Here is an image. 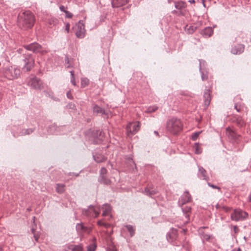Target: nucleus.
<instances>
[{
	"mask_svg": "<svg viewBox=\"0 0 251 251\" xmlns=\"http://www.w3.org/2000/svg\"><path fill=\"white\" fill-rule=\"evenodd\" d=\"M35 18L33 14L29 11L23 12L18 19L19 25L24 29L31 28L34 25Z\"/></svg>",
	"mask_w": 251,
	"mask_h": 251,
	"instance_id": "1",
	"label": "nucleus"
},
{
	"mask_svg": "<svg viewBox=\"0 0 251 251\" xmlns=\"http://www.w3.org/2000/svg\"><path fill=\"white\" fill-rule=\"evenodd\" d=\"M166 128L170 132L175 134L182 129V124L179 119L173 118L167 122Z\"/></svg>",
	"mask_w": 251,
	"mask_h": 251,
	"instance_id": "2",
	"label": "nucleus"
},
{
	"mask_svg": "<svg viewBox=\"0 0 251 251\" xmlns=\"http://www.w3.org/2000/svg\"><path fill=\"white\" fill-rule=\"evenodd\" d=\"M26 82L29 86L35 89L41 90L43 88L42 82L36 76L29 77L26 79Z\"/></svg>",
	"mask_w": 251,
	"mask_h": 251,
	"instance_id": "3",
	"label": "nucleus"
},
{
	"mask_svg": "<svg viewBox=\"0 0 251 251\" xmlns=\"http://www.w3.org/2000/svg\"><path fill=\"white\" fill-rule=\"evenodd\" d=\"M24 47L27 50L32 51L35 53L44 54L47 52V51L44 49L40 44L36 42L25 45Z\"/></svg>",
	"mask_w": 251,
	"mask_h": 251,
	"instance_id": "4",
	"label": "nucleus"
},
{
	"mask_svg": "<svg viewBox=\"0 0 251 251\" xmlns=\"http://www.w3.org/2000/svg\"><path fill=\"white\" fill-rule=\"evenodd\" d=\"M248 213L241 209H235L231 214V218L235 221L244 220L248 216Z\"/></svg>",
	"mask_w": 251,
	"mask_h": 251,
	"instance_id": "5",
	"label": "nucleus"
},
{
	"mask_svg": "<svg viewBox=\"0 0 251 251\" xmlns=\"http://www.w3.org/2000/svg\"><path fill=\"white\" fill-rule=\"evenodd\" d=\"M140 127L138 122L129 123L126 126L127 134L128 136L137 132Z\"/></svg>",
	"mask_w": 251,
	"mask_h": 251,
	"instance_id": "6",
	"label": "nucleus"
},
{
	"mask_svg": "<svg viewBox=\"0 0 251 251\" xmlns=\"http://www.w3.org/2000/svg\"><path fill=\"white\" fill-rule=\"evenodd\" d=\"M99 213V210H97L94 206L92 205H90L87 209L82 211V214L89 217H97Z\"/></svg>",
	"mask_w": 251,
	"mask_h": 251,
	"instance_id": "7",
	"label": "nucleus"
},
{
	"mask_svg": "<svg viewBox=\"0 0 251 251\" xmlns=\"http://www.w3.org/2000/svg\"><path fill=\"white\" fill-rule=\"evenodd\" d=\"M175 6L176 9L180 10L178 13V16H184L185 15L186 11L184 10V9L185 8L186 5L184 2L182 1L175 2Z\"/></svg>",
	"mask_w": 251,
	"mask_h": 251,
	"instance_id": "8",
	"label": "nucleus"
},
{
	"mask_svg": "<svg viewBox=\"0 0 251 251\" xmlns=\"http://www.w3.org/2000/svg\"><path fill=\"white\" fill-rule=\"evenodd\" d=\"M85 34L84 25L82 24L79 23L77 25L75 31V35L79 38L84 37Z\"/></svg>",
	"mask_w": 251,
	"mask_h": 251,
	"instance_id": "9",
	"label": "nucleus"
},
{
	"mask_svg": "<svg viewBox=\"0 0 251 251\" xmlns=\"http://www.w3.org/2000/svg\"><path fill=\"white\" fill-rule=\"evenodd\" d=\"M245 46L243 44H238L232 47L231 52L234 54H240L244 50Z\"/></svg>",
	"mask_w": 251,
	"mask_h": 251,
	"instance_id": "10",
	"label": "nucleus"
},
{
	"mask_svg": "<svg viewBox=\"0 0 251 251\" xmlns=\"http://www.w3.org/2000/svg\"><path fill=\"white\" fill-rule=\"evenodd\" d=\"M233 122L240 127H243L246 124L243 118L239 116H235L233 118Z\"/></svg>",
	"mask_w": 251,
	"mask_h": 251,
	"instance_id": "11",
	"label": "nucleus"
},
{
	"mask_svg": "<svg viewBox=\"0 0 251 251\" xmlns=\"http://www.w3.org/2000/svg\"><path fill=\"white\" fill-rule=\"evenodd\" d=\"M157 192V190L153 187H148L145 188L143 193L147 196L151 197L155 194Z\"/></svg>",
	"mask_w": 251,
	"mask_h": 251,
	"instance_id": "12",
	"label": "nucleus"
},
{
	"mask_svg": "<svg viewBox=\"0 0 251 251\" xmlns=\"http://www.w3.org/2000/svg\"><path fill=\"white\" fill-rule=\"evenodd\" d=\"M204 98V104L205 108H207L209 105L211 101L210 94L209 91L206 90L203 95Z\"/></svg>",
	"mask_w": 251,
	"mask_h": 251,
	"instance_id": "13",
	"label": "nucleus"
},
{
	"mask_svg": "<svg viewBox=\"0 0 251 251\" xmlns=\"http://www.w3.org/2000/svg\"><path fill=\"white\" fill-rule=\"evenodd\" d=\"M213 33V30L211 27H206L201 31V34L205 37L211 36Z\"/></svg>",
	"mask_w": 251,
	"mask_h": 251,
	"instance_id": "14",
	"label": "nucleus"
},
{
	"mask_svg": "<svg viewBox=\"0 0 251 251\" xmlns=\"http://www.w3.org/2000/svg\"><path fill=\"white\" fill-rule=\"evenodd\" d=\"M128 2V0H112V5L113 7H119Z\"/></svg>",
	"mask_w": 251,
	"mask_h": 251,
	"instance_id": "15",
	"label": "nucleus"
},
{
	"mask_svg": "<svg viewBox=\"0 0 251 251\" xmlns=\"http://www.w3.org/2000/svg\"><path fill=\"white\" fill-rule=\"evenodd\" d=\"M102 209L103 210L102 213L103 216H108L110 214L111 210V207L110 204L107 203L104 204L102 206Z\"/></svg>",
	"mask_w": 251,
	"mask_h": 251,
	"instance_id": "16",
	"label": "nucleus"
},
{
	"mask_svg": "<svg viewBox=\"0 0 251 251\" xmlns=\"http://www.w3.org/2000/svg\"><path fill=\"white\" fill-rule=\"evenodd\" d=\"M93 111L94 114L97 115L100 114L103 115L106 114L105 110L97 105H96L93 107Z\"/></svg>",
	"mask_w": 251,
	"mask_h": 251,
	"instance_id": "17",
	"label": "nucleus"
},
{
	"mask_svg": "<svg viewBox=\"0 0 251 251\" xmlns=\"http://www.w3.org/2000/svg\"><path fill=\"white\" fill-rule=\"evenodd\" d=\"M93 158L94 160L97 162V163H100L106 160V157L101 154L99 153H95L93 154Z\"/></svg>",
	"mask_w": 251,
	"mask_h": 251,
	"instance_id": "18",
	"label": "nucleus"
},
{
	"mask_svg": "<svg viewBox=\"0 0 251 251\" xmlns=\"http://www.w3.org/2000/svg\"><path fill=\"white\" fill-rule=\"evenodd\" d=\"M191 195L188 192L184 193L181 197V201L182 204L191 201Z\"/></svg>",
	"mask_w": 251,
	"mask_h": 251,
	"instance_id": "19",
	"label": "nucleus"
},
{
	"mask_svg": "<svg viewBox=\"0 0 251 251\" xmlns=\"http://www.w3.org/2000/svg\"><path fill=\"white\" fill-rule=\"evenodd\" d=\"M99 181L101 183L108 185L110 183V180L105 175H100Z\"/></svg>",
	"mask_w": 251,
	"mask_h": 251,
	"instance_id": "20",
	"label": "nucleus"
},
{
	"mask_svg": "<svg viewBox=\"0 0 251 251\" xmlns=\"http://www.w3.org/2000/svg\"><path fill=\"white\" fill-rule=\"evenodd\" d=\"M125 227L127 229V231L129 232L130 236L131 237L134 236L135 234V228L133 226L130 225H127L125 226Z\"/></svg>",
	"mask_w": 251,
	"mask_h": 251,
	"instance_id": "21",
	"label": "nucleus"
},
{
	"mask_svg": "<svg viewBox=\"0 0 251 251\" xmlns=\"http://www.w3.org/2000/svg\"><path fill=\"white\" fill-rule=\"evenodd\" d=\"M64 187V184H56L55 187L56 191L59 194L63 193L65 191Z\"/></svg>",
	"mask_w": 251,
	"mask_h": 251,
	"instance_id": "22",
	"label": "nucleus"
},
{
	"mask_svg": "<svg viewBox=\"0 0 251 251\" xmlns=\"http://www.w3.org/2000/svg\"><path fill=\"white\" fill-rule=\"evenodd\" d=\"M191 208L190 206H185L184 207L182 208V210L184 213L185 214V217L187 219H189V215L188 213L191 211Z\"/></svg>",
	"mask_w": 251,
	"mask_h": 251,
	"instance_id": "23",
	"label": "nucleus"
},
{
	"mask_svg": "<svg viewBox=\"0 0 251 251\" xmlns=\"http://www.w3.org/2000/svg\"><path fill=\"white\" fill-rule=\"evenodd\" d=\"M158 109V106L154 105L149 106L145 111L146 113H152L155 112Z\"/></svg>",
	"mask_w": 251,
	"mask_h": 251,
	"instance_id": "24",
	"label": "nucleus"
},
{
	"mask_svg": "<svg viewBox=\"0 0 251 251\" xmlns=\"http://www.w3.org/2000/svg\"><path fill=\"white\" fill-rule=\"evenodd\" d=\"M199 174H201L203 179L207 180V176L206 175V171L202 167H199Z\"/></svg>",
	"mask_w": 251,
	"mask_h": 251,
	"instance_id": "25",
	"label": "nucleus"
},
{
	"mask_svg": "<svg viewBox=\"0 0 251 251\" xmlns=\"http://www.w3.org/2000/svg\"><path fill=\"white\" fill-rule=\"evenodd\" d=\"M89 84V80L86 78H82L81 79V85L82 87H85L88 86Z\"/></svg>",
	"mask_w": 251,
	"mask_h": 251,
	"instance_id": "26",
	"label": "nucleus"
},
{
	"mask_svg": "<svg viewBox=\"0 0 251 251\" xmlns=\"http://www.w3.org/2000/svg\"><path fill=\"white\" fill-rule=\"evenodd\" d=\"M33 67V64H25L22 68V70L24 72L29 71Z\"/></svg>",
	"mask_w": 251,
	"mask_h": 251,
	"instance_id": "27",
	"label": "nucleus"
},
{
	"mask_svg": "<svg viewBox=\"0 0 251 251\" xmlns=\"http://www.w3.org/2000/svg\"><path fill=\"white\" fill-rule=\"evenodd\" d=\"M84 225L82 223L77 224L76 225V230L78 233L82 234Z\"/></svg>",
	"mask_w": 251,
	"mask_h": 251,
	"instance_id": "28",
	"label": "nucleus"
},
{
	"mask_svg": "<svg viewBox=\"0 0 251 251\" xmlns=\"http://www.w3.org/2000/svg\"><path fill=\"white\" fill-rule=\"evenodd\" d=\"M34 130L32 128L23 129L20 133V135H28L33 132Z\"/></svg>",
	"mask_w": 251,
	"mask_h": 251,
	"instance_id": "29",
	"label": "nucleus"
},
{
	"mask_svg": "<svg viewBox=\"0 0 251 251\" xmlns=\"http://www.w3.org/2000/svg\"><path fill=\"white\" fill-rule=\"evenodd\" d=\"M194 149L195 150V152L196 154H200L202 150L199 146L198 143H195V146L194 147Z\"/></svg>",
	"mask_w": 251,
	"mask_h": 251,
	"instance_id": "30",
	"label": "nucleus"
},
{
	"mask_svg": "<svg viewBox=\"0 0 251 251\" xmlns=\"http://www.w3.org/2000/svg\"><path fill=\"white\" fill-rule=\"evenodd\" d=\"M92 229V227L91 226H87L84 225V228L83 229L82 234L84 233H86L87 234H90Z\"/></svg>",
	"mask_w": 251,
	"mask_h": 251,
	"instance_id": "31",
	"label": "nucleus"
},
{
	"mask_svg": "<svg viewBox=\"0 0 251 251\" xmlns=\"http://www.w3.org/2000/svg\"><path fill=\"white\" fill-rule=\"evenodd\" d=\"M92 229V227L91 226H87L84 225V228L83 229L82 234L84 233H86L87 234H90Z\"/></svg>",
	"mask_w": 251,
	"mask_h": 251,
	"instance_id": "32",
	"label": "nucleus"
},
{
	"mask_svg": "<svg viewBox=\"0 0 251 251\" xmlns=\"http://www.w3.org/2000/svg\"><path fill=\"white\" fill-rule=\"evenodd\" d=\"M199 67H200V71H201V77L202 80L203 81L206 80L207 79V78H208V76H207V75L206 73L204 74L203 72L201 71V64H200Z\"/></svg>",
	"mask_w": 251,
	"mask_h": 251,
	"instance_id": "33",
	"label": "nucleus"
},
{
	"mask_svg": "<svg viewBox=\"0 0 251 251\" xmlns=\"http://www.w3.org/2000/svg\"><path fill=\"white\" fill-rule=\"evenodd\" d=\"M56 128L57 126H56L52 125L49 127L48 131L50 134H54L55 133V132L53 131V130H56Z\"/></svg>",
	"mask_w": 251,
	"mask_h": 251,
	"instance_id": "34",
	"label": "nucleus"
},
{
	"mask_svg": "<svg viewBox=\"0 0 251 251\" xmlns=\"http://www.w3.org/2000/svg\"><path fill=\"white\" fill-rule=\"evenodd\" d=\"M70 72L71 75V83L73 85H74V86H75L76 85V83H75V76H74V71H71Z\"/></svg>",
	"mask_w": 251,
	"mask_h": 251,
	"instance_id": "35",
	"label": "nucleus"
},
{
	"mask_svg": "<svg viewBox=\"0 0 251 251\" xmlns=\"http://www.w3.org/2000/svg\"><path fill=\"white\" fill-rule=\"evenodd\" d=\"M75 245H68L64 247V250L65 251H73Z\"/></svg>",
	"mask_w": 251,
	"mask_h": 251,
	"instance_id": "36",
	"label": "nucleus"
},
{
	"mask_svg": "<svg viewBox=\"0 0 251 251\" xmlns=\"http://www.w3.org/2000/svg\"><path fill=\"white\" fill-rule=\"evenodd\" d=\"M97 246L95 244H92L87 247V251H95Z\"/></svg>",
	"mask_w": 251,
	"mask_h": 251,
	"instance_id": "37",
	"label": "nucleus"
},
{
	"mask_svg": "<svg viewBox=\"0 0 251 251\" xmlns=\"http://www.w3.org/2000/svg\"><path fill=\"white\" fill-rule=\"evenodd\" d=\"M24 61H25V63H34V60L33 59V58L31 56V55H29L28 58H25V59H24Z\"/></svg>",
	"mask_w": 251,
	"mask_h": 251,
	"instance_id": "38",
	"label": "nucleus"
},
{
	"mask_svg": "<svg viewBox=\"0 0 251 251\" xmlns=\"http://www.w3.org/2000/svg\"><path fill=\"white\" fill-rule=\"evenodd\" d=\"M197 29V27L194 25L190 26L188 28V32L189 33L192 34Z\"/></svg>",
	"mask_w": 251,
	"mask_h": 251,
	"instance_id": "39",
	"label": "nucleus"
},
{
	"mask_svg": "<svg viewBox=\"0 0 251 251\" xmlns=\"http://www.w3.org/2000/svg\"><path fill=\"white\" fill-rule=\"evenodd\" d=\"M200 133H201V132H197L194 133L192 135V137H191L192 140L193 141H196L197 140L198 137L199 136V134H200Z\"/></svg>",
	"mask_w": 251,
	"mask_h": 251,
	"instance_id": "40",
	"label": "nucleus"
},
{
	"mask_svg": "<svg viewBox=\"0 0 251 251\" xmlns=\"http://www.w3.org/2000/svg\"><path fill=\"white\" fill-rule=\"evenodd\" d=\"M73 251H83L82 248L80 245H75Z\"/></svg>",
	"mask_w": 251,
	"mask_h": 251,
	"instance_id": "41",
	"label": "nucleus"
},
{
	"mask_svg": "<svg viewBox=\"0 0 251 251\" xmlns=\"http://www.w3.org/2000/svg\"><path fill=\"white\" fill-rule=\"evenodd\" d=\"M66 107L68 109H75V105L74 103L70 102L66 105Z\"/></svg>",
	"mask_w": 251,
	"mask_h": 251,
	"instance_id": "42",
	"label": "nucleus"
},
{
	"mask_svg": "<svg viewBox=\"0 0 251 251\" xmlns=\"http://www.w3.org/2000/svg\"><path fill=\"white\" fill-rule=\"evenodd\" d=\"M97 223L98 225L100 226H104L105 227H107L109 226V225L108 224L104 223L100 220Z\"/></svg>",
	"mask_w": 251,
	"mask_h": 251,
	"instance_id": "43",
	"label": "nucleus"
},
{
	"mask_svg": "<svg viewBox=\"0 0 251 251\" xmlns=\"http://www.w3.org/2000/svg\"><path fill=\"white\" fill-rule=\"evenodd\" d=\"M106 169L105 168L103 167L100 170V175H105L106 174Z\"/></svg>",
	"mask_w": 251,
	"mask_h": 251,
	"instance_id": "44",
	"label": "nucleus"
},
{
	"mask_svg": "<svg viewBox=\"0 0 251 251\" xmlns=\"http://www.w3.org/2000/svg\"><path fill=\"white\" fill-rule=\"evenodd\" d=\"M14 71V74H15V76H14L15 77H18V76L20 75V70L19 69H15Z\"/></svg>",
	"mask_w": 251,
	"mask_h": 251,
	"instance_id": "45",
	"label": "nucleus"
},
{
	"mask_svg": "<svg viewBox=\"0 0 251 251\" xmlns=\"http://www.w3.org/2000/svg\"><path fill=\"white\" fill-rule=\"evenodd\" d=\"M66 14V17L68 18H71L73 17V14L68 11H67L65 13Z\"/></svg>",
	"mask_w": 251,
	"mask_h": 251,
	"instance_id": "46",
	"label": "nucleus"
},
{
	"mask_svg": "<svg viewBox=\"0 0 251 251\" xmlns=\"http://www.w3.org/2000/svg\"><path fill=\"white\" fill-rule=\"evenodd\" d=\"M66 95H67V97L69 99H73V97L70 91H68L67 94H66Z\"/></svg>",
	"mask_w": 251,
	"mask_h": 251,
	"instance_id": "47",
	"label": "nucleus"
},
{
	"mask_svg": "<svg viewBox=\"0 0 251 251\" xmlns=\"http://www.w3.org/2000/svg\"><path fill=\"white\" fill-rule=\"evenodd\" d=\"M234 108L237 112H240L241 111V106L240 105L239 106L237 104H235Z\"/></svg>",
	"mask_w": 251,
	"mask_h": 251,
	"instance_id": "48",
	"label": "nucleus"
},
{
	"mask_svg": "<svg viewBox=\"0 0 251 251\" xmlns=\"http://www.w3.org/2000/svg\"><path fill=\"white\" fill-rule=\"evenodd\" d=\"M208 185L210 187H212V188H213L218 189H219V190L220 189V188H219L218 186H216V185H213V184H211V183H208Z\"/></svg>",
	"mask_w": 251,
	"mask_h": 251,
	"instance_id": "49",
	"label": "nucleus"
},
{
	"mask_svg": "<svg viewBox=\"0 0 251 251\" xmlns=\"http://www.w3.org/2000/svg\"><path fill=\"white\" fill-rule=\"evenodd\" d=\"M59 9L61 11L64 12V13L67 11V10H65V7L63 5H61L59 7Z\"/></svg>",
	"mask_w": 251,
	"mask_h": 251,
	"instance_id": "50",
	"label": "nucleus"
},
{
	"mask_svg": "<svg viewBox=\"0 0 251 251\" xmlns=\"http://www.w3.org/2000/svg\"><path fill=\"white\" fill-rule=\"evenodd\" d=\"M166 238H167V240L169 242L171 241V234L170 233H167V234Z\"/></svg>",
	"mask_w": 251,
	"mask_h": 251,
	"instance_id": "51",
	"label": "nucleus"
},
{
	"mask_svg": "<svg viewBox=\"0 0 251 251\" xmlns=\"http://www.w3.org/2000/svg\"><path fill=\"white\" fill-rule=\"evenodd\" d=\"M203 238L204 239L206 240H208L210 239V235H207V234H204V235L203 236Z\"/></svg>",
	"mask_w": 251,
	"mask_h": 251,
	"instance_id": "52",
	"label": "nucleus"
},
{
	"mask_svg": "<svg viewBox=\"0 0 251 251\" xmlns=\"http://www.w3.org/2000/svg\"><path fill=\"white\" fill-rule=\"evenodd\" d=\"M102 141V139L101 138H99L97 140V141H94V144H100V143Z\"/></svg>",
	"mask_w": 251,
	"mask_h": 251,
	"instance_id": "53",
	"label": "nucleus"
},
{
	"mask_svg": "<svg viewBox=\"0 0 251 251\" xmlns=\"http://www.w3.org/2000/svg\"><path fill=\"white\" fill-rule=\"evenodd\" d=\"M69 29H70V25L69 24H67L65 27V30L67 31V32L68 33L69 32Z\"/></svg>",
	"mask_w": 251,
	"mask_h": 251,
	"instance_id": "54",
	"label": "nucleus"
},
{
	"mask_svg": "<svg viewBox=\"0 0 251 251\" xmlns=\"http://www.w3.org/2000/svg\"><path fill=\"white\" fill-rule=\"evenodd\" d=\"M34 237L35 240L36 241H38V240L39 237H38L37 235H36L35 234H34Z\"/></svg>",
	"mask_w": 251,
	"mask_h": 251,
	"instance_id": "55",
	"label": "nucleus"
},
{
	"mask_svg": "<svg viewBox=\"0 0 251 251\" xmlns=\"http://www.w3.org/2000/svg\"><path fill=\"white\" fill-rule=\"evenodd\" d=\"M107 251H117L115 248H112V249H109Z\"/></svg>",
	"mask_w": 251,
	"mask_h": 251,
	"instance_id": "56",
	"label": "nucleus"
},
{
	"mask_svg": "<svg viewBox=\"0 0 251 251\" xmlns=\"http://www.w3.org/2000/svg\"><path fill=\"white\" fill-rule=\"evenodd\" d=\"M172 13L173 14H177V15H178V13H179V11L178 12V11H176V10H173V11L172 12Z\"/></svg>",
	"mask_w": 251,
	"mask_h": 251,
	"instance_id": "57",
	"label": "nucleus"
},
{
	"mask_svg": "<svg viewBox=\"0 0 251 251\" xmlns=\"http://www.w3.org/2000/svg\"><path fill=\"white\" fill-rule=\"evenodd\" d=\"M189 2L191 3H195V0H189Z\"/></svg>",
	"mask_w": 251,
	"mask_h": 251,
	"instance_id": "58",
	"label": "nucleus"
},
{
	"mask_svg": "<svg viewBox=\"0 0 251 251\" xmlns=\"http://www.w3.org/2000/svg\"><path fill=\"white\" fill-rule=\"evenodd\" d=\"M129 161H130L134 166H135V164L134 161H133L132 159H130L129 160Z\"/></svg>",
	"mask_w": 251,
	"mask_h": 251,
	"instance_id": "59",
	"label": "nucleus"
},
{
	"mask_svg": "<svg viewBox=\"0 0 251 251\" xmlns=\"http://www.w3.org/2000/svg\"><path fill=\"white\" fill-rule=\"evenodd\" d=\"M234 231L235 232H236V230L238 229L237 227L236 226H234Z\"/></svg>",
	"mask_w": 251,
	"mask_h": 251,
	"instance_id": "60",
	"label": "nucleus"
},
{
	"mask_svg": "<svg viewBox=\"0 0 251 251\" xmlns=\"http://www.w3.org/2000/svg\"><path fill=\"white\" fill-rule=\"evenodd\" d=\"M232 251H241V250L240 248H238L237 250H233Z\"/></svg>",
	"mask_w": 251,
	"mask_h": 251,
	"instance_id": "61",
	"label": "nucleus"
},
{
	"mask_svg": "<svg viewBox=\"0 0 251 251\" xmlns=\"http://www.w3.org/2000/svg\"><path fill=\"white\" fill-rule=\"evenodd\" d=\"M154 134H156V135H158V132H157V131H154Z\"/></svg>",
	"mask_w": 251,
	"mask_h": 251,
	"instance_id": "62",
	"label": "nucleus"
},
{
	"mask_svg": "<svg viewBox=\"0 0 251 251\" xmlns=\"http://www.w3.org/2000/svg\"><path fill=\"white\" fill-rule=\"evenodd\" d=\"M31 230H32V233L34 234V228H32Z\"/></svg>",
	"mask_w": 251,
	"mask_h": 251,
	"instance_id": "63",
	"label": "nucleus"
},
{
	"mask_svg": "<svg viewBox=\"0 0 251 251\" xmlns=\"http://www.w3.org/2000/svg\"><path fill=\"white\" fill-rule=\"evenodd\" d=\"M2 251V247L0 246V251Z\"/></svg>",
	"mask_w": 251,
	"mask_h": 251,
	"instance_id": "64",
	"label": "nucleus"
}]
</instances>
